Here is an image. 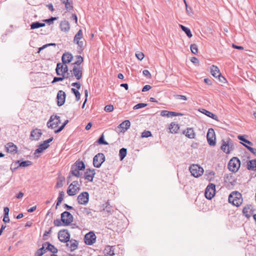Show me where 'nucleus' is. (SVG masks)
Returning <instances> with one entry per match:
<instances>
[{
    "label": "nucleus",
    "mask_w": 256,
    "mask_h": 256,
    "mask_svg": "<svg viewBox=\"0 0 256 256\" xmlns=\"http://www.w3.org/2000/svg\"><path fill=\"white\" fill-rule=\"evenodd\" d=\"M228 202L234 206H239L242 202L241 194L238 192H231L228 196Z\"/></svg>",
    "instance_id": "1"
},
{
    "label": "nucleus",
    "mask_w": 256,
    "mask_h": 256,
    "mask_svg": "<svg viewBox=\"0 0 256 256\" xmlns=\"http://www.w3.org/2000/svg\"><path fill=\"white\" fill-rule=\"evenodd\" d=\"M68 70V66L66 64L63 62L57 64L56 71L58 76H69L70 73Z\"/></svg>",
    "instance_id": "2"
},
{
    "label": "nucleus",
    "mask_w": 256,
    "mask_h": 256,
    "mask_svg": "<svg viewBox=\"0 0 256 256\" xmlns=\"http://www.w3.org/2000/svg\"><path fill=\"white\" fill-rule=\"evenodd\" d=\"M240 166V160L238 158L234 157L230 160L228 168L230 171L235 172L238 170Z\"/></svg>",
    "instance_id": "3"
},
{
    "label": "nucleus",
    "mask_w": 256,
    "mask_h": 256,
    "mask_svg": "<svg viewBox=\"0 0 256 256\" xmlns=\"http://www.w3.org/2000/svg\"><path fill=\"white\" fill-rule=\"evenodd\" d=\"M69 77L74 76L77 80H80L82 76V68L81 66H74L72 70H70Z\"/></svg>",
    "instance_id": "4"
},
{
    "label": "nucleus",
    "mask_w": 256,
    "mask_h": 256,
    "mask_svg": "<svg viewBox=\"0 0 256 256\" xmlns=\"http://www.w3.org/2000/svg\"><path fill=\"white\" fill-rule=\"evenodd\" d=\"M190 171L192 176L195 178L201 176L204 173L203 168L198 164H192L190 167Z\"/></svg>",
    "instance_id": "5"
},
{
    "label": "nucleus",
    "mask_w": 256,
    "mask_h": 256,
    "mask_svg": "<svg viewBox=\"0 0 256 256\" xmlns=\"http://www.w3.org/2000/svg\"><path fill=\"white\" fill-rule=\"evenodd\" d=\"M60 122V118L59 116L52 115L47 122V126L49 128L54 129L57 128Z\"/></svg>",
    "instance_id": "6"
},
{
    "label": "nucleus",
    "mask_w": 256,
    "mask_h": 256,
    "mask_svg": "<svg viewBox=\"0 0 256 256\" xmlns=\"http://www.w3.org/2000/svg\"><path fill=\"white\" fill-rule=\"evenodd\" d=\"M80 190V186L78 181H74L68 186L67 194L70 196L76 194Z\"/></svg>",
    "instance_id": "7"
},
{
    "label": "nucleus",
    "mask_w": 256,
    "mask_h": 256,
    "mask_svg": "<svg viewBox=\"0 0 256 256\" xmlns=\"http://www.w3.org/2000/svg\"><path fill=\"white\" fill-rule=\"evenodd\" d=\"M234 145L232 140H222V144L221 146V150L226 154H229L234 149Z\"/></svg>",
    "instance_id": "8"
},
{
    "label": "nucleus",
    "mask_w": 256,
    "mask_h": 256,
    "mask_svg": "<svg viewBox=\"0 0 256 256\" xmlns=\"http://www.w3.org/2000/svg\"><path fill=\"white\" fill-rule=\"evenodd\" d=\"M216 186L213 184H210L206 188L205 196L208 200H211L215 195Z\"/></svg>",
    "instance_id": "9"
},
{
    "label": "nucleus",
    "mask_w": 256,
    "mask_h": 256,
    "mask_svg": "<svg viewBox=\"0 0 256 256\" xmlns=\"http://www.w3.org/2000/svg\"><path fill=\"white\" fill-rule=\"evenodd\" d=\"M104 160V155L102 153H98L93 158V164L94 167L98 168L102 166Z\"/></svg>",
    "instance_id": "10"
},
{
    "label": "nucleus",
    "mask_w": 256,
    "mask_h": 256,
    "mask_svg": "<svg viewBox=\"0 0 256 256\" xmlns=\"http://www.w3.org/2000/svg\"><path fill=\"white\" fill-rule=\"evenodd\" d=\"M62 222L65 225H69L73 221V216L68 212H64L61 214Z\"/></svg>",
    "instance_id": "11"
},
{
    "label": "nucleus",
    "mask_w": 256,
    "mask_h": 256,
    "mask_svg": "<svg viewBox=\"0 0 256 256\" xmlns=\"http://www.w3.org/2000/svg\"><path fill=\"white\" fill-rule=\"evenodd\" d=\"M89 200V194L88 192H82L80 194L77 198L78 202L80 204H86Z\"/></svg>",
    "instance_id": "12"
},
{
    "label": "nucleus",
    "mask_w": 256,
    "mask_h": 256,
    "mask_svg": "<svg viewBox=\"0 0 256 256\" xmlns=\"http://www.w3.org/2000/svg\"><path fill=\"white\" fill-rule=\"evenodd\" d=\"M206 138L208 144L211 146H214L216 144V137L214 130L212 128H210L208 130L206 135Z\"/></svg>",
    "instance_id": "13"
},
{
    "label": "nucleus",
    "mask_w": 256,
    "mask_h": 256,
    "mask_svg": "<svg viewBox=\"0 0 256 256\" xmlns=\"http://www.w3.org/2000/svg\"><path fill=\"white\" fill-rule=\"evenodd\" d=\"M58 238L61 242H67L70 239V234L67 230H60Z\"/></svg>",
    "instance_id": "14"
},
{
    "label": "nucleus",
    "mask_w": 256,
    "mask_h": 256,
    "mask_svg": "<svg viewBox=\"0 0 256 256\" xmlns=\"http://www.w3.org/2000/svg\"><path fill=\"white\" fill-rule=\"evenodd\" d=\"M84 242L88 245H92L96 242V236L93 232H89L84 236Z\"/></svg>",
    "instance_id": "15"
},
{
    "label": "nucleus",
    "mask_w": 256,
    "mask_h": 256,
    "mask_svg": "<svg viewBox=\"0 0 256 256\" xmlns=\"http://www.w3.org/2000/svg\"><path fill=\"white\" fill-rule=\"evenodd\" d=\"M82 38V32L81 30H80L74 36V42L78 45L80 49H82L84 47V42L80 40Z\"/></svg>",
    "instance_id": "16"
},
{
    "label": "nucleus",
    "mask_w": 256,
    "mask_h": 256,
    "mask_svg": "<svg viewBox=\"0 0 256 256\" xmlns=\"http://www.w3.org/2000/svg\"><path fill=\"white\" fill-rule=\"evenodd\" d=\"M95 174L94 169L88 168L84 172V178L88 182H92Z\"/></svg>",
    "instance_id": "17"
},
{
    "label": "nucleus",
    "mask_w": 256,
    "mask_h": 256,
    "mask_svg": "<svg viewBox=\"0 0 256 256\" xmlns=\"http://www.w3.org/2000/svg\"><path fill=\"white\" fill-rule=\"evenodd\" d=\"M66 94L65 92L60 90H59L57 94V99H58V106H62L66 100Z\"/></svg>",
    "instance_id": "18"
},
{
    "label": "nucleus",
    "mask_w": 256,
    "mask_h": 256,
    "mask_svg": "<svg viewBox=\"0 0 256 256\" xmlns=\"http://www.w3.org/2000/svg\"><path fill=\"white\" fill-rule=\"evenodd\" d=\"M115 246H106L103 250L104 256H113L114 253Z\"/></svg>",
    "instance_id": "19"
},
{
    "label": "nucleus",
    "mask_w": 256,
    "mask_h": 256,
    "mask_svg": "<svg viewBox=\"0 0 256 256\" xmlns=\"http://www.w3.org/2000/svg\"><path fill=\"white\" fill-rule=\"evenodd\" d=\"M66 246L72 252L78 248V242L76 240L72 239L66 242Z\"/></svg>",
    "instance_id": "20"
},
{
    "label": "nucleus",
    "mask_w": 256,
    "mask_h": 256,
    "mask_svg": "<svg viewBox=\"0 0 256 256\" xmlns=\"http://www.w3.org/2000/svg\"><path fill=\"white\" fill-rule=\"evenodd\" d=\"M73 58L72 55L69 52H65L63 54L62 60L63 63L66 64L72 62Z\"/></svg>",
    "instance_id": "21"
},
{
    "label": "nucleus",
    "mask_w": 256,
    "mask_h": 256,
    "mask_svg": "<svg viewBox=\"0 0 256 256\" xmlns=\"http://www.w3.org/2000/svg\"><path fill=\"white\" fill-rule=\"evenodd\" d=\"M60 26L61 30L64 32H68L70 29V24L66 20L60 22Z\"/></svg>",
    "instance_id": "22"
},
{
    "label": "nucleus",
    "mask_w": 256,
    "mask_h": 256,
    "mask_svg": "<svg viewBox=\"0 0 256 256\" xmlns=\"http://www.w3.org/2000/svg\"><path fill=\"white\" fill-rule=\"evenodd\" d=\"M6 150L8 152L16 153L17 152V147L12 142H8L6 146Z\"/></svg>",
    "instance_id": "23"
},
{
    "label": "nucleus",
    "mask_w": 256,
    "mask_h": 256,
    "mask_svg": "<svg viewBox=\"0 0 256 256\" xmlns=\"http://www.w3.org/2000/svg\"><path fill=\"white\" fill-rule=\"evenodd\" d=\"M183 134L190 138H194L196 136L193 128H187L184 131Z\"/></svg>",
    "instance_id": "24"
},
{
    "label": "nucleus",
    "mask_w": 256,
    "mask_h": 256,
    "mask_svg": "<svg viewBox=\"0 0 256 256\" xmlns=\"http://www.w3.org/2000/svg\"><path fill=\"white\" fill-rule=\"evenodd\" d=\"M210 73L215 78H218V76H220L221 74L218 68L214 65H212L210 67Z\"/></svg>",
    "instance_id": "25"
},
{
    "label": "nucleus",
    "mask_w": 256,
    "mask_h": 256,
    "mask_svg": "<svg viewBox=\"0 0 256 256\" xmlns=\"http://www.w3.org/2000/svg\"><path fill=\"white\" fill-rule=\"evenodd\" d=\"M72 166H74V168H76L80 170L85 168V165L82 161H76Z\"/></svg>",
    "instance_id": "26"
},
{
    "label": "nucleus",
    "mask_w": 256,
    "mask_h": 256,
    "mask_svg": "<svg viewBox=\"0 0 256 256\" xmlns=\"http://www.w3.org/2000/svg\"><path fill=\"white\" fill-rule=\"evenodd\" d=\"M130 126V122L128 120H126L122 122L120 125L119 127L124 130H128Z\"/></svg>",
    "instance_id": "27"
},
{
    "label": "nucleus",
    "mask_w": 256,
    "mask_h": 256,
    "mask_svg": "<svg viewBox=\"0 0 256 256\" xmlns=\"http://www.w3.org/2000/svg\"><path fill=\"white\" fill-rule=\"evenodd\" d=\"M47 251H50L53 254L56 253L58 250L53 245L48 242H45Z\"/></svg>",
    "instance_id": "28"
},
{
    "label": "nucleus",
    "mask_w": 256,
    "mask_h": 256,
    "mask_svg": "<svg viewBox=\"0 0 256 256\" xmlns=\"http://www.w3.org/2000/svg\"><path fill=\"white\" fill-rule=\"evenodd\" d=\"M169 129L170 132L176 133L179 130V126L178 124H176L174 122H172L170 124Z\"/></svg>",
    "instance_id": "29"
},
{
    "label": "nucleus",
    "mask_w": 256,
    "mask_h": 256,
    "mask_svg": "<svg viewBox=\"0 0 256 256\" xmlns=\"http://www.w3.org/2000/svg\"><path fill=\"white\" fill-rule=\"evenodd\" d=\"M175 112H170L166 110H162L160 116H162L172 117L175 116Z\"/></svg>",
    "instance_id": "30"
},
{
    "label": "nucleus",
    "mask_w": 256,
    "mask_h": 256,
    "mask_svg": "<svg viewBox=\"0 0 256 256\" xmlns=\"http://www.w3.org/2000/svg\"><path fill=\"white\" fill-rule=\"evenodd\" d=\"M42 133L40 130H33V140H38L42 136Z\"/></svg>",
    "instance_id": "31"
},
{
    "label": "nucleus",
    "mask_w": 256,
    "mask_h": 256,
    "mask_svg": "<svg viewBox=\"0 0 256 256\" xmlns=\"http://www.w3.org/2000/svg\"><path fill=\"white\" fill-rule=\"evenodd\" d=\"M248 168L250 170H256V160H250L248 162Z\"/></svg>",
    "instance_id": "32"
},
{
    "label": "nucleus",
    "mask_w": 256,
    "mask_h": 256,
    "mask_svg": "<svg viewBox=\"0 0 256 256\" xmlns=\"http://www.w3.org/2000/svg\"><path fill=\"white\" fill-rule=\"evenodd\" d=\"M103 210L104 212H106L107 214H112L113 212V210L112 209V208L110 206V203L108 202H106L105 204V206L103 208Z\"/></svg>",
    "instance_id": "33"
},
{
    "label": "nucleus",
    "mask_w": 256,
    "mask_h": 256,
    "mask_svg": "<svg viewBox=\"0 0 256 256\" xmlns=\"http://www.w3.org/2000/svg\"><path fill=\"white\" fill-rule=\"evenodd\" d=\"M179 26L182 28V30L184 31L186 33V34L188 38L192 37V34L190 28H188L187 27H186L185 26H184L182 24H180Z\"/></svg>",
    "instance_id": "34"
},
{
    "label": "nucleus",
    "mask_w": 256,
    "mask_h": 256,
    "mask_svg": "<svg viewBox=\"0 0 256 256\" xmlns=\"http://www.w3.org/2000/svg\"><path fill=\"white\" fill-rule=\"evenodd\" d=\"M53 140V138L52 137L48 140H44L43 142V144H42L40 145L42 148H43V150L46 149L48 146L49 144H48L51 142Z\"/></svg>",
    "instance_id": "35"
},
{
    "label": "nucleus",
    "mask_w": 256,
    "mask_h": 256,
    "mask_svg": "<svg viewBox=\"0 0 256 256\" xmlns=\"http://www.w3.org/2000/svg\"><path fill=\"white\" fill-rule=\"evenodd\" d=\"M70 172L72 176H75L77 178H79L80 176V170L76 168H74L72 166L71 167Z\"/></svg>",
    "instance_id": "36"
},
{
    "label": "nucleus",
    "mask_w": 256,
    "mask_h": 256,
    "mask_svg": "<svg viewBox=\"0 0 256 256\" xmlns=\"http://www.w3.org/2000/svg\"><path fill=\"white\" fill-rule=\"evenodd\" d=\"M126 154H127V150H126V148H122L120 150L119 156H120V160H122L125 158V156L126 155Z\"/></svg>",
    "instance_id": "37"
},
{
    "label": "nucleus",
    "mask_w": 256,
    "mask_h": 256,
    "mask_svg": "<svg viewBox=\"0 0 256 256\" xmlns=\"http://www.w3.org/2000/svg\"><path fill=\"white\" fill-rule=\"evenodd\" d=\"M64 192L62 191V192H60L59 196L58 198V200H57V202H56V206L60 205L61 204L62 202V200L64 199Z\"/></svg>",
    "instance_id": "38"
},
{
    "label": "nucleus",
    "mask_w": 256,
    "mask_h": 256,
    "mask_svg": "<svg viewBox=\"0 0 256 256\" xmlns=\"http://www.w3.org/2000/svg\"><path fill=\"white\" fill-rule=\"evenodd\" d=\"M76 60L74 62V66H80V64L83 62V58L80 56H76Z\"/></svg>",
    "instance_id": "39"
},
{
    "label": "nucleus",
    "mask_w": 256,
    "mask_h": 256,
    "mask_svg": "<svg viewBox=\"0 0 256 256\" xmlns=\"http://www.w3.org/2000/svg\"><path fill=\"white\" fill-rule=\"evenodd\" d=\"M191 52L192 54H196L198 52V48L196 44H192L190 46Z\"/></svg>",
    "instance_id": "40"
},
{
    "label": "nucleus",
    "mask_w": 256,
    "mask_h": 256,
    "mask_svg": "<svg viewBox=\"0 0 256 256\" xmlns=\"http://www.w3.org/2000/svg\"><path fill=\"white\" fill-rule=\"evenodd\" d=\"M62 77H54V78L53 80L52 81V83H54L59 81H62L64 78H69V76H61Z\"/></svg>",
    "instance_id": "41"
},
{
    "label": "nucleus",
    "mask_w": 256,
    "mask_h": 256,
    "mask_svg": "<svg viewBox=\"0 0 256 256\" xmlns=\"http://www.w3.org/2000/svg\"><path fill=\"white\" fill-rule=\"evenodd\" d=\"M97 142L99 144L108 145V142L104 140V136L103 134H102V135L100 136Z\"/></svg>",
    "instance_id": "42"
},
{
    "label": "nucleus",
    "mask_w": 256,
    "mask_h": 256,
    "mask_svg": "<svg viewBox=\"0 0 256 256\" xmlns=\"http://www.w3.org/2000/svg\"><path fill=\"white\" fill-rule=\"evenodd\" d=\"M71 90L74 94L76 98V100L77 101L79 100L80 96V92L74 88H72Z\"/></svg>",
    "instance_id": "43"
},
{
    "label": "nucleus",
    "mask_w": 256,
    "mask_h": 256,
    "mask_svg": "<svg viewBox=\"0 0 256 256\" xmlns=\"http://www.w3.org/2000/svg\"><path fill=\"white\" fill-rule=\"evenodd\" d=\"M45 26L44 23L40 22H33V29L38 28L40 27L44 26Z\"/></svg>",
    "instance_id": "44"
},
{
    "label": "nucleus",
    "mask_w": 256,
    "mask_h": 256,
    "mask_svg": "<svg viewBox=\"0 0 256 256\" xmlns=\"http://www.w3.org/2000/svg\"><path fill=\"white\" fill-rule=\"evenodd\" d=\"M238 140H242L250 146L252 145V142H250V141L244 138V136H238Z\"/></svg>",
    "instance_id": "45"
},
{
    "label": "nucleus",
    "mask_w": 256,
    "mask_h": 256,
    "mask_svg": "<svg viewBox=\"0 0 256 256\" xmlns=\"http://www.w3.org/2000/svg\"><path fill=\"white\" fill-rule=\"evenodd\" d=\"M68 122V120H65L64 123L58 129H57V130H54V132L55 133H58V132H60V131H62L64 129V128L66 126V125Z\"/></svg>",
    "instance_id": "46"
},
{
    "label": "nucleus",
    "mask_w": 256,
    "mask_h": 256,
    "mask_svg": "<svg viewBox=\"0 0 256 256\" xmlns=\"http://www.w3.org/2000/svg\"><path fill=\"white\" fill-rule=\"evenodd\" d=\"M31 164V162L28 160L22 161L19 163V166L22 167H25Z\"/></svg>",
    "instance_id": "47"
},
{
    "label": "nucleus",
    "mask_w": 256,
    "mask_h": 256,
    "mask_svg": "<svg viewBox=\"0 0 256 256\" xmlns=\"http://www.w3.org/2000/svg\"><path fill=\"white\" fill-rule=\"evenodd\" d=\"M150 136H152L151 132L148 130H144L142 134V138H148Z\"/></svg>",
    "instance_id": "48"
},
{
    "label": "nucleus",
    "mask_w": 256,
    "mask_h": 256,
    "mask_svg": "<svg viewBox=\"0 0 256 256\" xmlns=\"http://www.w3.org/2000/svg\"><path fill=\"white\" fill-rule=\"evenodd\" d=\"M56 46V44H54V43H50V44H46L45 45H44L38 48V51L37 52V53H39L42 50H44V48L49 46Z\"/></svg>",
    "instance_id": "49"
},
{
    "label": "nucleus",
    "mask_w": 256,
    "mask_h": 256,
    "mask_svg": "<svg viewBox=\"0 0 256 256\" xmlns=\"http://www.w3.org/2000/svg\"><path fill=\"white\" fill-rule=\"evenodd\" d=\"M146 104H144V103H139L136 105H135L133 108L134 110H137V109H139V108H143L145 106H146Z\"/></svg>",
    "instance_id": "50"
},
{
    "label": "nucleus",
    "mask_w": 256,
    "mask_h": 256,
    "mask_svg": "<svg viewBox=\"0 0 256 256\" xmlns=\"http://www.w3.org/2000/svg\"><path fill=\"white\" fill-rule=\"evenodd\" d=\"M114 110V106L112 104L107 105L104 107V110L106 112H111Z\"/></svg>",
    "instance_id": "51"
},
{
    "label": "nucleus",
    "mask_w": 256,
    "mask_h": 256,
    "mask_svg": "<svg viewBox=\"0 0 256 256\" xmlns=\"http://www.w3.org/2000/svg\"><path fill=\"white\" fill-rule=\"evenodd\" d=\"M44 150H43V148H42L40 146H38V148L35 150L34 152V155L38 157V154L42 152Z\"/></svg>",
    "instance_id": "52"
},
{
    "label": "nucleus",
    "mask_w": 256,
    "mask_h": 256,
    "mask_svg": "<svg viewBox=\"0 0 256 256\" xmlns=\"http://www.w3.org/2000/svg\"><path fill=\"white\" fill-rule=\"evenodd\" d=\"M244 146L252 153L254 156H256V149L249 146L247 145H246L244 144H243Z\"/></svg>",
    "instance_id": "53"
},
{
    "label": "nucleus",
    "mask_w": 256,
    "mask_h": 256,
    "mask_svg": "<svg viewBox=\"0 0 256 256\" xmlns=\"http://www.w3.org/2000/svg\"><path fill=\"white\" fill-rule=\"evenodd\" d=\"M136 56L138 60H142L144 58V56L142 52H138L136 54Z\"/></svg>",
    "instance_id": "54"
},
{
    "label": "nucleus",
    "mask_w": 256,
    "mask_h": 256,
    "mask_svg": "<svg viewBox=\"0 0 256 256\" xmlns=\"http://www.w3.org/2000/svg\"><path fill=\"white\" fill-rule=\"evenodd\" d=\"M200 111L202 113L204 114L205 115H206L208 116H210V113H211L210 112L208 111V110H206L205 109H204V108H202V109L200 110Z\"/></svg>",
    "instance_id": "55"
},
{
    "label": "nucleus",
    "mask_w": 256,
    "mask_h": 256,
    "mask_svg": "<svg viewBox=\"0 0 256 256\" xmlns=\"http://www.w3.org/2000/svg\"><path fill=\"white\" fill-rule=\"evenodd\" d=\"M62 220L56 219L54 220V224L55 226H62Z\"/></svg>",
    "instance_id": "56"
},
{
    "label": "nucleus",
    "mask_w": 256,
    "mask_h": 256,
    "mask_svg": "<svg viewBox=\"0 0 256 256\" xmlns=\"http://www.w3.org/2000/svg\"><path fill=\"white\" fill-rule=\"evenodd\" d=\"M143 74L146 76L147 78H150L151 77V74L148 70H144L142 72Z\"/></svg>",
    "instance_id": "57"
},
{
    "label": "nucleus",
    "mask_w": 256,
    "mask_h": 256,
    "mask_svg": "<svg viewBox=\"0 0 256 256\" xmlns=\"http://www.w3.org/2000/svg\"><path fill=\"white\" fill-rule=\"evenodd\" d=\"M175 98L176 99H182V100H187L186 97V96H183V95L177 94V95L175 96Z\"/></svg>",
    "instance_id": "58"
},
{
    "label": "nucleus",
    "mask_w": 256,
    "mask_h": 256,
    "mask_svg": "<svg viewBox=\"0 0 256 256\" xmlns=\"http://www.w3.org/2000/svg\"><path fill=\"white\" fill-rule=\"evenodd\" d=\"M56 19H57V18H56V17H52L51 18H50L49 19L45 20L44 22L50 24L53 22L54 20H56Z\"/></svg>",
    "instance_id": "59"
},
{
    "label": "nucleus",
    "mask_w": 256,
    "mask_h": 256,
    "mask_svg": "<svg viewBox=\"0 0 256 256\" xmlns=\"http://www.w3.org/2000/svg\"><path fill=\"white\" fill-rule=\"evenodd\" d=\"M64 178H62V180H60L58 181V182L56 183V186L58 188L62 187L63 185L62 183H63V182L64 181Z\"/></svg>",
    "instance_id": "60"
},
{
    "label": "nucleus",
    "mask_w": 256,
    "mask_h": 256,
    "mask_svg": "<svg viewBox=\"0 0 256 256\" xmlns=\"http://www.w3.org/2000/svg\"><path fill=\"white\" fill-rule=\"evenodd\" d=\"M64 4H65V7L67 10H70L72 9V7L70 4V3L68 2H68L65 3Z\"/></svg>",
    "instance_id": "61"
},
{
    "label": "nucleus",
    "mask_w": 256,
    "mask_h": 256,
    "mask_svg": "<svg viewBox=\"0 0 256 256\" xmlns=\"http://www.w3.org/2000/svg\"><path fill=\"white\" fill-rule=\"evenodd\" d=\"M39 250H42V252H43V254L46 252L47 250L46 248V245L45 244V242L43 244L42 247L40 248Z\"/></svg>",
    "instance_id": "62"
},
{
    "label": "nucleus",
    "mask_w": 256,
    "mask_h": 256,
    "mask_svg": "<svg viewBox=\"0 0 256 256\" xmlns=\"http://www.w3.org/2000/svg\"><path fill=\"white\" fill-rule=\"evenodd\" d=\"M150 88H151L150 86L146 85L143 87V88L142 89V92H146V91L150 90Z\"/></svg>",
    "instance_id": "63"
},
{
    "label": "nucleus",
    "mask_w": 256,
    "mask_h": 256,
    "mask_svg": "<svg viewBox=\"0 0 256 256\" xmlns=\"http://www.w3.org/2000/svg\"><path fill=\"white\" fill-rule=\"evenodd\" d=\"M43 255V252H42L41 250H40L39 249L35 252L34 256H42Z\"/></svg>",
    "instance_id": "64"
}]
</instances>
